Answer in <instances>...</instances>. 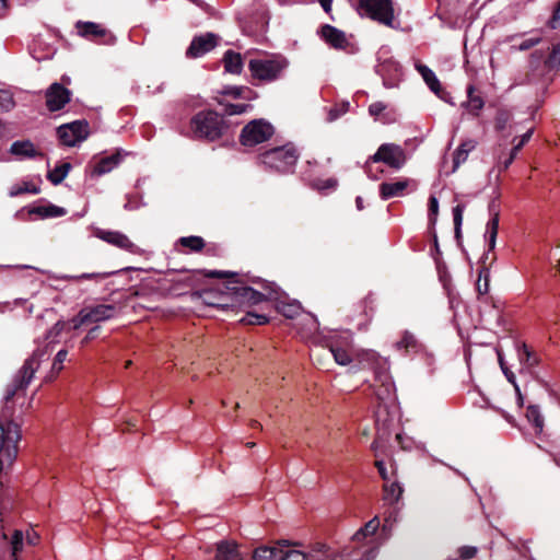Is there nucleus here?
Segmentation results:
<instances>
[{
  "mask_svg": "<svg viewBox=\"0 0 560 560\" xmlns=\"http://www.w3.org/2000/svg\"><path fill=\"white\" fill-rule=\"evenodd\" d=\"M304 327L301 328V335L303 338L311 337L318 329V322L316 317L311 314H307L303 317Z\"/></svg>",
  "mask_w": 560,
  "mask_h": 560,
  "instance_id": "79ce46f5",
  "label": "nucleus"
},
{
  "mask_svg": "<svg viewBox=\"0 0 560 560\" xmlns=\"http://www.w3.org/2000/svg\"><path fill=\"white\" fill-rule=\"evenodd\" d=\"M489 211L491 214L490 220L487 223L485 238L488 242L489 250H493L495 248L498 230H499V210L497 209L494 202H491L489 206Z\"/></svg>",
  "mask_w": 560,
  "mask_h": 560,
  "instance_id": "412c9836",
  "label": "nucleus"
},
{
  "mask_svg": "<svg viewBox=\"0 0 560 560\" xmlns=\"http://www.w3.org/2000/svg\"><path fill=\"white\" fill-rule=\"evenodd\" d=\"M526 418L528 422L533 424L534 430L537 434L542 432L545 423L544 417L538 406L529 405L526 410Z\"/></svg>",
  "mask_w": 560,
  "mask_h": 560,
  "instance_id": "72a5a7b5",
  "label": "nucleus"
},
{
  "mask_svg": "<svg viewBox=\"0 0 560 560\" xmlns=\"http://www.w3.org/2000/svg\"><path fill=\"white\" fill-rule=\"evenodd\" d=\"M350 104L349 102H342L328 110L327 121L332 122L337 120L339 117L345 115L349 110Z\"/></svg>",
  "mask_w": 560,
  "mask_h": 560,
  "instance_id": "49530a36",
  "label": "nucleus"
},
{
  "mask_svg": "<svg viewBox=\"0 0 560 560\" xmlns=\"http://www.w3.org/2000/svg\"><path fill=\"white\" fill-rule=\"evenodd\" d=\"M116 273V271H108V272H84L81 275H66L62 276L61 279L63 280H71V281H82V280H94L96 282L102 281L106 279L107 277Z\"/></svg>",
  "mask_w": 560,
  "mask_h": 560,
  "instance_id": "f704fd0d",
  "label": "nucleus"
},
{
  "mask_svg": "<svg viewBox=\"0 0 560 560\" xmlns=\"http://www.w3.org/2000/svg\"><path fill=\"white\" fill-rule=\"evenodd\" d=\"M380 526V522L377 517L369 521L362 528H360L352 537L354 542H360L361 540L372 536Z\"/></svg>",
  "mask_w": 560,
  "mask_h": 560,
  "instance_id": "4c0bfd02",
  "label": "nucleus"
},
{
  "mask_svg": "<svg viewBox=\"0 0 560 560\" xmlns=\"http://www.w3.org/2000/svg\"><path fill=\"white\" fill-rule=\"evenodd\" d=\"M322 36L336 49H345L349 45L346 33L328 24L322 27Z\"/></svg>",
  "mask_w": 560,
  "mask_h": 560,
  "instance_id": "6ab92c4d",
  "label": "nucleus"
},
{
  "mask_svg": "<svg viewBox=\"0 0 560 560\" xmlns=\"http://www.w3.org/2000/svg\"><path fill=\"white\" fill-rule=\"evenodd\" d=\"M476 553H477L476 547L464 546L459 549V556L463 559H470V558L475 557Z\"/></svg>",
  "mask_w": 560,
  "mask_h": 560,
  "instance_id": "e2e57ef3",
  "label": "nucleus"
},
{
  "mask_svg": "<svg viewBox=\"0 0 560 560\" xmlns=\"http://www.w3.org/2000/svg\"><path fill=\"white\" fill-rule=\"evenodd\" d=\"M220 104L224 106V114L229 116L243 114L250 107L248 104Z\"/></svg>",
  "mask_w": 560,
  "mask_h": 560,
  "instance_id": "3c124183",
  "label": "nucleus"
},
{
  "mask_svg": "<svg viewBox=\"0 0 560 560\" xmlns=\"http://www.w3.org/2000/svg\"><path fill=\"white\" fill-rule=\"evenodd\" d=\"M429 212H430V217L433 215L435 218L438 215L439 201H438L436 197H434V196H431L429 198Z\"/></svg>",
  "mask_w": 560,
  "mask_h": 560,
  "instance_id": "0e129e2a",
  "label": "nucleus"
},
{
  "mask_svg": "<svg viewBox=\"0 0 560 560\" xmlns=\"http://www.w3.org/2000/svg\"><path fill=\"white\" fill-rule=\"evenodd\" d=\"M373 388L374 395L381 402L387 404L395 400V386L388 373L386 361H383L382 365L375 371Z\"/></svg>",
  "mask_w": 560,
  "mask_h": 560,
  "instance_id": "9d476101",
  "label": "nucleus"
},
{
  "mask_svg": "<svg viewBox=\"0 0 560 560\" xmlns=\"http://www.w3.org/2000/svg\"><path fill=\"white\" fill-rule=\"evenodd\" d=\"M89 122L84 119L74 120L58 127L57 135L62 144L75 147L89 137Z\"/></svg>",
  "mask_w": 560,
  "mask_h": 560,
  "instance_id": "1a4fd4ad",
  "label": "nucleus"
},
{
  "mask_svg": "<svg viewBox=\"0 0 560 560\" xmlns=\"http://www.w3.org/2000/svg\"><path fill=\"white\" fill-rule=\"evenodd\" d=\"M541 38L540 37H533V38H528V39H525L523 40L520 46H518V50H528L530 49L532 47L538 45L540 43Z\"/></svg>",
  "mask_w": 560,
  "mask_h": 560,
  "instance_id": "052dcab7",
  "label": "nucleus"
},
{
  "mask_svg": "<svg viewBox=\"0 0 560 560\" xmlns=\"http://www.w3.org/2000/svg\"><path fill=\"white\" fill-rule=\"evenodd\" d=\"M359 10L381 24L395 27L394 4L392 0H360Z\"/></svg>",
  "mask_w": 560,
  "mask_h": 560,
  "instance_id": "0eeeda50",
  "label": "nucleus"
},
{
  "mask_svg": "<svg viewBox=\"0 0 560 560\" xmlns=\"http://www.w3.org/2000/svg\"><path fill=\"white\" fill-rule=\"evenodd\" d=\"M222 62L224 70L232 74H240L243 70V58L241 54L234 50H226L223 55Z\"/></svg>",
  "mask_w": 560,
  "mask_h": 560,
  "instance_id": "c85d7f7f",
  "label": "nucleus"
},
{
  "mask_svg": "<svg viewBox=\"0 0 560 560\" xmlns=\"http://www.w3.org/2000/svg\"><path fill=\"white\" fill-rule=\"evenodd\" d=\"M289 547L288 541H283L279 548L278 560H318L315 559L314 553L305 555L304 552L295 549H284Z\"/></svg>",
  "mask_w": 560,
  "mask_h": 560,
  "instance_id": "2f4dec72",
  "label": "nucleus"
},
{
  "mask_svg": "<svg viewBox=\"0 0 560 560\" xmlns=\"http://www.w3.org/2000/svg\"><path fill=\"white\" fill-rule=\"evenodd\" d=\"M71 170V164L66 162L60 165H57L52 171H49L47 174L48 180L52 185H59L63 182Z\"/></svg>",
  "mask_w": 560,
  "mask_h": 560,
  "instance_id": "c9c22d12",
  "label": "nucleus"
},
{
  "mask_svg": "<svg viewBox=\"0 0 560 560\" xmlns=\"http://www.w3.org/2000/svg\"><path fill=\"white\" fill-rule=\"evenodd\" d=\"M67 355L68 351L66 349H61L57 352L51 365V370L54 372L59 373L63 369V362L66 361Z\"/></svg>",
  "mask_w": 560,
  "mask_h": 560,
  "instance_id": "5fc2aeb1",
  "label": "nucleus"
},
{
  "mask_svg": "<svg viewBox=\"0 0 560 560\" xmlns=\"http://www.w3.org/2000/svg\"><path fill=\"white\" fill-rule=\"evenodd\" d=\"M477 147V141L475 139H465L462 141L459 147L455 150L454 156H453V171H456L460 164H463L469 153L474 151Z\"/></svg>",
  "mask_w": 560,
  "mask_h": 560,
  "instance_id": "bb28decb",
  "label": "nucleus"
},
{
  "mask_svg": "<svg viewBox=\"0 0 560 560\" xmlns=\"http://www.w3.org/2000/svg\"><path fill=\"white\" fill-rule=\"evenodd\" d=\"M503 373L505 375V377L508 378V381L513 384L514 388H515V392H518V385L516 383V378H515V375L513 372H511L509 369H503Z\"/></svg>",
  "mask_w": 560,
  "mask_h": 560,
  "instance_id": "338daca9",
  "label": "nucleus"
},
{
  "mask_svg": "<svg viewBox=\"0 0 560 560\" xmlns=\"http://www.w3.org/2000/svg\"><path fill=\"white\" fill-rule=\"evenodd\" d=\"M511 117L512 116H511L510 112H508L505 109L498 110L497 116H495V129L499 131L504 130L506 128V126L509 125Z\"/></svg>",
  "mask_w": 560,
  "mask_h": 560,
  "instance_id": "09e8293b",
  "label": "nucleus"
},
{
  "mask_svg": "<svg viewBox=\"0 0 560 560\" xmlns=\"http://www.w3.org/2000/svg\"><path fill=\"white\" fill-rule=\"evenodd\" d=\"M550 28L556 30L560 25V1L557 3L552 16L548 22Z\"/></svg>",
  "mask_w": 560,
  "mask_h": 560,
  "instance_id": "bf43d9fd",
  "label": "nucleus"
},
{
  "mask_svg": "<svg viewBox=\"0 0 560 560\" xmlns=\"http://www.w3.org/2000/svg\"><path fill=\"white\" fill-rule=\"evenodd\" d=\"M280 547H258L255 549L253 558L254 560H278Z\"/></svg>",
  "mask_w": 560,
  "mask_h": 560,
  "instance_id": "a19ab883",
  "label": "nucleus"
},
{
  "mask_svg": "<svg viewBox=\"0 0 560 560\" xmlns=\"http://www.w3.org/2000/svg\"><path fill=\"white\" fill-rule=\"evenodd\" d=\"M178 243L183 247L188 248L191 252H198V250L202 249V247L205 246V242H203L202 237H200V236L180 237L178 240Z\"/></svg>",
  "mask_w": 560,
  "mask_h": 560,
  "instance_id": "c03bdc74",
  "label": "nucleus"
},
{
  "mask_svg": "<svg viewBox=\"0 0 560 560\" xmlns=\"http://www.w3.org/2000/svg\"><path fill=\"white\" fill-rule=\"evenodd\" d=\"M242 323L247 325H264L268 323V317L262 314H255L248 312L242 319Z\"/></svg>",
  "mask_w": 560,
  "mask_h": 560,
  "instance_id": "8fccbe9b",
  "label": "nucleus"
},
{
  "mask_svg": "<svg viewBox=\"0 0 560 560\" xmlns=\"http://www.w3.org/2000/svg\"><path fill=\"white\" fill-rule=\"evenodd\" d=\"M532 135H533V129L530 128L517 140V142L514 143L510 153H512V154H514V156H516L518 151L529 141Z\"/></svg>",
  "mask_w": 560,
  "mask_h": 560,
  "instance_id": "6e6d98bb",
  "label": "nucleus"
},
{
  "mask_svg": "<svg viewBox=\"0 0 560 560\" xmlns=\"http://www.w3.org/2000/svg\"><path fill=\"white\" fill-rule=\"evenodd\" d=\"M95 236L109 245H113L117 248H120L127 253L133 254V255H142L143 250L133 242L130 241V238L119 232V231H112V230H104V229H96Z\"/></svg>",
  "mask_w": 560,
  "mask_h": 560,
  "instance_id": "ddd939ff",
  "label": "nucleus"
},
{
  "mask_svg": "<svg viewBox=\"0 0 560 560\" xmlns=\"http://www.w3.org/2000/svg\"><path fill=\"white\" fill-rule=\"evenodd\" d=\"M402 494V488L398 482L384 486V500L389 504H395L399 501Z\"/></svg>",
  "mask_w": 560,
  "mask_h": 560,
  "instance_id": "ea45409f",
  "label": "nucleus"
},
{
  "mask_svg": "<svg viewBox=\"0 0 560 560\" xmlns=\"http://www.w3.org/2000/svg\"><path fill=\"white\" fill-rule=\"evenodd\" d=\"M369 114L375 120L383 124H392L396 120V112L393 108H388L387 104L380 101L369 106Z\"/></svg>",
  "mask_w": 560,
  "mask_h": 560,
  "instance_id": "4be33fe9",
  "label": "nucleus"
},
{
  "mask_svg": "<svg viewBox=\"0 0 560 560\" xmlns=\"http://www.w3.org/2000/svg\"><path fill=\"white\" fill-rule=\"evenodd\" d=\"M10 153L21 158H35L37 152L30 140L14 141L11 144Z\"/></svg>",
  "mask_w": 560,
  "mask_h": 560,
  "instance_id": "7c9ffc66",
  "label": "nucleus"
},
{
  "mask_svg": "<svg viewBox=\"0 0 560 560\" xmlns=\"http://www.w3.org/2000/svg\"><path fill=\"white\" fill-rule=\"evenodd\" d=\"M267 292H259L250 287L226 285V290L236 301L248 304H258L264 300H272L276 294L273 284H264Z\"/></svg>",
  "mask_w": 560,
  "mask_h": 560,
  "instance_id": "9b49d317",
  "label": "nucleus"
},
{
  "mask_svg": "<svg viewBox=\"0 0 560 560\" xmlns=\"http://www.w3.org/2000/svg\"><path fill=\"white\" fill-rule=\"evenodd\" d=\"M15 107L13 93L9 90H0V112L8 113Z\"/></svg>",
  "mask_w": 560,
  "mask_h": 560,
  "instance_id": "a18cd8bd",
  "label": "nucleus"
},
{
  "mask_svg": "<svg viewBox=\"0 0 560 560\" xmlns=\"http://www.w3.org/2000/svg\"><path fill=\"white\" fill-rule=\"evenodd\" d=\"M375 557L374 550L364 551L360 558H350L349 560H372Z\"/></svg>",
  "mask_w": 560,
  "mask_h": 560,
  "instance_id": "774afa93",
  "label": "nucleus"
},
{
  "mask_svg": "<svg viewBox=\"0 0 560 560\" xmlns=\"http://www.w3.org/2000/svg\"><path fill=\"white\" fill-rule=\"evenodd\" d=\"M298 159L299 154L292 144L273 148L260 155L261 163L266 167L280 173L292 172Z\"/></svg>",
  "mask_w": 560,
  "mask_h": 560,
  "instance_id": "39448f33",
  "label": "nucleus"
},
{
  "mask_svg": "<svg viewBox=\"0 0 560 560\" xmlns=\"http://www.w3.org/2000/svg\"><path fill=\"white\" fill-rule=\"evenodd\" d=\"M517 355L520 362L528 368H533L538 364V358L525 343L517 346Z\"/></svg>",
  "mask_w": 560,
  "mask_h": 560,
  "instance_id": "58836bf2",
  "label": "nucleus"
},
{
  "mask_svg": "<svg viewBox=\"0 0 560 560\" xmlns=\"http://www.w3.org/2000/svg\"><path fill=\"white\" fill-rule=\"evenodd\" d=\"M348 339L349 336H346L341 342L332 339L326 341V347L328 348L329 353L339 365H347L352 361L348 349Z\"/></svg>",
  "mask_w": 560,
  "mask_h": 560,
  "instance_id": "a211bd4d",
  "label": "nucleus"
},
{
  "mask_svg": "<svg viewBox=\"0 0 560 560\" xmlns=\"http://www.w3.org/2000/svg\"><path fill=\"white\" fill-rule=\"evenodd\" d=\"M464 210H465L464 205H457L456 207L453 208L454 230H455V236L457 238L460 236Z\"/></svg>",
  "mask_w": 560,
  "mask_h": 560,
  "instance_id": "de8ad7c7",
  "label": "nucleus"
},
{
  "mask_svg": "<svg viewBox=\"0 0 560 560\" xmlns=\"http://www.w3.org/2000/svg\"><path fill=\"white\" fill-rule=\"evenodd\" d=\"M376 72L382 77L383 84L387 89L397 86L402 77L400 65L392 58H385L382 60V57H380V63L376 67Z\"/></svg>",
  "mask_w": 560,
  "mask_h": 560,
  "instance_id": "2eb2a0df",
  "label": "nucleus"
},
{
  "mask_svg": "<svg viewBox=\"0 0 560 560\" xmlns=\"http://www.w3.org/2000/svg\"><path fill=\"white\" fill-rule=\"evenodd\" d=\"M30 215H36L39 219L47 218H59L63 217L67 213V210L62 207H58L52 203H47L43 206H33L27 209Z\"/></svg>",
  "mask_w": 560,
  "mask_h": 560,
  "instance_id": "b1692460",
  "label": "nucleus"
},
{
  "mask_svg": "<svg viewBox=\"0 0 560 560\" xmlns=\"http://www.w3.org/2000/svg\"><path fill=\"white\" fill-rule=\"evenodd\" d=\"M417 71L421 74L423 81L427 83L429 89L436 95L441 93V83L436 78L435 73L425 65L417 61L415 63Z\"/></svg>",
  "mask_w": 560,
  "mask_h": 560,
  "instance_id": "cd10ccee",
  "label": "nucleus"
},
{
  "mask_svg": "<svg viewBox=\"0 0 560 560\" xmlns=\"http://www.w3.org/2000/svg\"><path fill=\"white\" fill-rule=\"evenodd\" d=\"M375 466H376L381 477L384 480H387L388 479V475H387V469H386L385 463L383 460H376L375 462Z\"/></svg>",
  "mask_w": 560,
  "mask_h": 560,
  "instance_id": "69168bd1",
  "label": "nucleus"
},
{
  "mask_svg": "<svg viewBox=\"0 0 560 560\" xmlns=\"http://www.w3.org/2000/svg\"><path fill=\"white\" fill-rule=\"evenodd\" d=\"M289 66V59L280 54H273L265 58H254L248 61V70L252 77L265 83L280 80Z\"/></svg>",
  "mask_w": 560,
  "mask_h": 560,
  "instance_id": "f257e3e1",
  "label": "nucleus"
},
{
  "mask_svg": "<svg viewBox=\"0 0 560 560\" xmlns=\"http://www.w3.org/2000/svg\"><path fill=\"white\" fill-rule=\"evenodd\" d=\"M408 185L409 179L397 180L394 183H382L380 185V196L383 200L400 197L405 194Z\"/></svg>",
  "mask_w": 560,
  "mask_h": 560,
  "instance_id": "393cba45",
  "label": "nucleus"
},
{
  "mask_svg": "<svg viewBox=\"0 0 560 560\" xmlns=\"http://www.w3.org/2000/svg\"><path fill=\"white\" fill-rule=\"evenodd\" d=\"M244 91H249L248 89L242 86H226L222 90L223 95L232 96L233 98L242 97Z\"/></svg>",
  "mask_w": 560,
  "mask_h": 560,
  "instance_id": "4d7b16f0",
  "label": "nucleus"
},
{
  "mask_svg": "<svg viewBox=\"0 0 560 560\" xmlns=\"http://www.w3.org/2000/svg\"><path fill=\"white\" fill-rule=\"evenodd\" d=\"M47 355L46 349H36L33 354L25 360L23 366L18 372L13 383L8 386L4 399L9 402L19 389L26 388L34 377L35 372L38 370L40 362Z\"/></svg>",
  "mask_w": 560,
  "mask_h": 560,
  "instance_id": "20e7f679",
  "label": "nucleus"
},
{
  "mask_svg": "<svg viewBox=\"0 0 560 560\" xmlns=\"http://www.w3.org/2000/svg\"><path fill=\"white\" fill-rule=\"evenodd\" d=\"M273 131L272 125L265 119H254L242 129L240 141L245 147H253L270 139Z\"/></svg>",
  "mask_w": 560,
  "mask_h": 560,
  "instance_id": "6e6552de",
  "label": "nucleus"
},
{
  "mask_svg": "<svg viewBox=\"0 0 560 560\" xmlns=\"http://www.w3.org/2000/svg\"><path fill=\"white\" fill-rule=\"evenodd\" d=\"M220 40L219 35L210 32L195 36L186 50V56L188 58H200L213 50Z\"/></svg>",
  "mask_w": 560,
  "mask_h": 560,
  "instance_id": "4468645a",
  "label": "nucleus"
},
{
  "mask_svg": "<svg viewBox=\"0 0 560 560\" xmlns=\"http://www.w3.org/2000/svg\"><path fill=\"white\" fill-rule=\"evenodd\" d=\"M40 192V188L38 185L32 183V182H23L21 184H15L10 188L9 196L10 197H18L22 194H33L37 195Z\"/></svg>",
  "mask_w": 560,
  "mask_h": 560,
  "instance_id": "e433bc0d",
  "label": "nucleus"
},
{
  "mask_svg": "<svg viewBox=\"0 0 560 560\" xmlns=\"http://www.w3.org/2000/svg\"><path fill=\"white\" fill-rule=\"evenodd\" d=\"M241 553L234 541L222 540L217 544L215 560H241Z\"/></svg>",
  "mask_w": 560,
  "mask_h": 560,
  "instance_id": "a878e982",
  "label": "nucleus"
},
{
  "mask_svg": "<svg viewBox=\"0 0 560 560\" xmlns=\"http://www.w3.org/2000/svg\"><path fill=\"white\" fill-rule=\"evenodd\" d=\"M118 314V307L115 304L88 305L80 310L72 318L73 329H79L85 324L102 323L113 319Z\"/></svg>",
  "mask_w": 560,
  "mask_h": 560,
  "instance_id": "423d86ee",
  "label": "nucleus"
},
{
  "mask_svg": "<svg viewBox=\"0 0 560 560\" xmlns=\"http://www.w3.org/2000/svg\"><path fill=\"white\" fill-rule=\"evenodd\" d=\"M475 92V88L474 85H469L467 88V95H468V101L465 102L463 104V106L465 108H467V110L474 115V116H478L479 115V112L485 106V102H483V98L479 95H475L474 94Z\"/></svg>",
  "mask_w": 560,
  "mask_h": 560,
  "instance_id": "473e14b6",
  "label": "nucleus"
},
{
  "mask_svg": "<svg viewBox=\"0 0 560 560\" xmlns=\"http://www.w3.org/2000/svg\"><path fill=\"white\" fill-rule=\"evenodd\" d=\"M515 158L516 156H514V154L510 153L508 159H505L504 161H501V158L499 156L497 160V167H498L499 172H503V171L508 170L510 167V165L513 163Z\"/></svg>",
  "mask_w": 560,
  "mask_h": 560,
  "instance_id": "680f3d73",
  "label": "nucleus"
},
{
  "mask_svg": "<svg viewBox=\"0 0 560 560\" xmlns=\"http://www.w3.org/2000/svg\"><path fill=\"white\" fill-rule=\"evenodd\" d=\"M128 153L121 149L116 150L110 155H105L100 158L94 164L91 166L90 175L91 177L97 178L101 177L114 168H116L124 160V158Z\"/></svg>",
  "mask_w": 560,
  "mask_h": 560,
  "instance_id": "f3484780",
  "label": "nucleus"
},
{
  "mask_svg": "<svg viewBox=\"0 0 560 560\" xmlns=\"http://www.w3.org/2000/svg\"><path fill=\"white\" fill-rule=\"evenodd\" d=\"M10 407L5 406L0 420V472L11 465L18 455V442L21 439L20 425L8 420Z\"/></svg>",
  "mask_w": 560,
  "mask_h": 560,
  "instance_id": "f03ea898",
  "label": "nucleus"
},
{
  "mask_svg": "<svg viewBox=\"0 0 560 560\" xmlns=\"http://www.w3.org/2000/svg\"><path fill=\"white\" fill-rule=\"evenodd\" d=\"M397 350H404L406 353H417L422 349V345L416 338V336L405 330L400 340L395 343Z\"/></svg>",
  "mask_w": 560,
  "mask_h": 560,
  "instance_id": "c756f323",
  "label": "nucleus"
},
{
  "mask_svg": "<svg viewBox=\"0 0 560 560\" xmlns=\"http://www.w3.org/2000/svg\"><path fill=\"white\" fill-rule=\"evenodd\" d=\"M190 128L196 138L214 141L226 132L229 125L217 112L202 110L191 118Z\"/></svg>",
  "mask_w": 560,
  "mask_h": 560,
  "instance_id": "7ed1b4c3",
  "label": "nucleus"
},
{
  "mask_svg": "<svg viewBox=\"0 0 560 560\" xmlns=\"http://www.w3.org/2000/svg\"><path fill=\"white\" fill-rule=\"evenodd\" d=\"M12 556L16 558L19 551L22 550L23 546V533L21 530H14L11 538Z\"/></svg>",
  "mask_w": 560,
  "mask_h": 560,
  "instance_id": "864d4df0",
  "label": "nucleus"
},
{
  "mask_svg": "<svg viewBox=\"0 0 560 560\" xmlns=\"http://www.w3.org/2000/svg\"><path fill=\"white\" fill-rule=\"evenodd\" d=\"M314 186L318 190H325V189H334L337 186V180L335 178H328L325 180H318L314 184Z\"/></svg>",
  "mask_w": 560,
  "mask_h": 560,
  "instance_id": "13d9d810",
  "label": "nucleus"
},
{
  "mask_svg": "<svg viewBox=\"0 0 560 560\" xmlns=\"http://www.w3.org/2000/svg\"><path fill=\"white\" fill-rule=\"evenodd\" d=\"M477 290L479 294H487L489 291V270L482 269L477 281Z\"/></svg>",
  "mask_w": 560,
  "mask_h": 560,
  "instance_id": "603ef678",
  "label": "nucleus"
},
{
  "mask_svg": "<svg viewBox=\"0 0 560 560\" xmlns=\"http://www.w3.org/2000/svg\"><path fill=\"white\" fill-rule=\"evenodd\" d=\"M272 300L277 301V311L287 318H294L302 313L301 303L296 300L287 301L285 299H282L277 291Z\"/></svg>",
  "mask_w": 560,
  "mask_h": 560,
  "instance_id": "5701e85b",
  "label": "nucleus"
},
{
  "mask_svg": "<svg viewBox=\"0 0 560 560\" xmlns=\"http://www.w3.org/2000/svg\"><path fill=\"white\" fill-rule=\"evenodd\" d=\"M373 162H383L392 168L400 170L406 161L405 150L395 143L382 144L372 156Z\"/></svg>",
  "mask_w": 560,
  "mask_h": 560,
  "instance_id": "f8f14e48",
  "label": "nucleus"
},
{
  "mask_svg": "<svg viewBox=\"0 0 560 560\" xmlns=\"http://www.w3.org/2000/svg\"><path fill=\"white\" fill-rule=\"evenodd\" d=\"M71 91L58 82H54L45 92L46 106L50 112H58L71 100Z\"/></svg>",
  "mask_w": 560,
  "mask_h": 560,
  "instance_id": "dca6fc26",
  "label": "nucleus"
},
{
  "mask_svg": "<svg viewBox=\"0 0 560 560\" xmlns=\"http://www.w3.org/2000/svg\"><path fill=\"white\" fill-rule=\"evenodd\" d=\"M75 28L81 37L89 40H98V38L106 36L107 31L101 24L95 22L78 21Z\"/></svg>",
  "mask_w": 560,
  "mask_h": 560,
  "instance_id": "aec40b11",
  "label": "nucleus"
},
{
  "mask_svg": "<svg viewBox=\"0 0 560 560\" xmlns=\"http://www.w3.org/2000/svg\"><path fill=\"white\" fill-rule=\"evenodd\" d=\"M545 66L550 70L560 69V43L552 45L549 56L545 61Z\"/></svg>",
  "mask_w": 560,
  "mask_h": 560,
  "instance_id": "37998d69",
  "label": "nucleus"
}]
</instances>
